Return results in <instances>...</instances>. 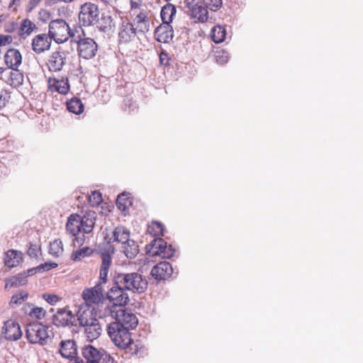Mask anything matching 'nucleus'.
<instances>
[{
	"mask_svg": "<svg viewBox=\"0 0 363 363\" xmlns=\"http://www.w3.org/2000/svg\"><path fill=\"white\" fill-rule=\"evenodd\" d=\"M115 252L114 247L111 245V238L107 242L105 252L101 253V264L100 267L99 281L92 288H88L83 291L82 298L89 306L97 304L104 298V291L101 286L107 281V276L110 266L112 263V257Z\"/></svg>",
	"mask_w": 363,
	"mask_h": 363,
	"instance_id": "1",
	"label": "nucleus"
},
{
	"mask_svg": "<svg viewBox=\"0 0 363 363\" xmlns=\"http://www.w3.org/2000/svg\"><path fill=\"white\" fill-rule=\"evenodd\" d=\"M114 284L122 286L127 291L142 294L147 289L145 277L138 272L117 273L113 277Z\"/></svg>",
	"mask_w": 363,
	"mask_h": 363,
	"instance_id": "2",
	"label": "nucleus"
},
{
	"mask_svg": "<svg viewBox=\"0 0 363 363\" xmlns=\"http://www.w3.org/2000/svg\"><path fill=\"white\" fill-rule=\"evenodd\" d=\"M52 328L39 321L29 323L26 325V337L30 344L44 345L50 339Z\"/></svg>",
	"mask_w": 363,
	"mask_h": 363,
	"instance_id": "3",
	"label": "nucleus"
},
{
	"mask_svg": "<svg viewBox=\"0 0 363 363\" xmlns=\"http://www.w3.org/2000/svg\"><path fill=\"white\" fill-rule=\"evenodd\" d=\"M107 333L113 343L120 348H127L133 340L128 329L116 320L107 325Z\"/></svg>",
	"mask_w": 363,
	"mask_h": 363,
	"instance_id": "4",
	"label": "nucleus"
},
{
	"mask_svg": "<svg viewBox=\"0 0 363 363\" xmlns=\"http://www.w3.org/2000/svg\"><path fill=\"white\" fill-rule=\"evenodd\" d=\"M48 28L50 36L58 44L66 42L70 36H72L69 25L63 19L51 21Z\"/></svg>",
	"mask_w": 363,
	"mask_h": 363,
	"instance_id": "5",
	"label": "nucleus"
},
{
	"mask_svg": "<svg viewBox=\"0 0 363 363\" xmlns=\"http://www.w3.org/2000/svg\"><path fill=\"white\" fill-rule=\"evenodd\" d=\"M185 12L193 19L203 23L208 18V12L203 0H184Z\"/></svg>",
	"mask_w": 363,
	"mask_h": 363,
	"instance_id": "6",
	"label": "nucleus"
},
{
	"mask_svg": "<svg viewBox=\"0 0 363 363\" xmlns=\"http://www.w3.org/2000/svg\"><path fill=\"white\" fill-rule=\"evenodd\" d=\"M106 297L110 302L113 303V306L110 308H115V310L126 306L130 301L127 290L122 286L114 284L106 293Z\"/></svg>",
	"mask_w": 363,
	"mask_h": 363,
	"instance_id": "7",
	"label": "nucleus"
},
{
	"mask_svg": "<svg viewBox=\"0 0 363 363\" xmlns=\"http://www.w3.org/2000/svg\"><path fill=\"white\" fill-rule=\"evenodd\" d=\"M109 313L111 316L115 319L118 323L125 326L128 330L135 328L138 324V318L135 314L128 312L125 309L118 308V310L115 308H109Z\"/></svg>",
	"mask_w": 363,
	"mask_h": 363,
	"instance_id": "8",
	"label": "nucleus"
},
{
	"mask_svg": "<svg viewBox=\"0 0 363 363\" xmlns=\"http://www.w3.org/2000/svg\"><path fill=\"white\" fill-rule=\"evenodd\" d=\"M79 38V40L76 42L79 56L86 60L94 57L98 50L96 43L91 38H82L80 35Z\"/></svg>",
	"mask_w": 363,
	"mask_h": 363,
	"instance_id": "9",
	"label": "nucleus"
},
{
	"mask_svg": "<svg viewBox=\"0 0 363 363\" xmlns=\"http://www.w3.org/2000/svg\"><path fill=\"white\" fill-rule=\"evenodd\" d=\"M99 13L97 5L91 3H86L81 7V11L79 13V20L82 23L84 26H89L96 22Z\"/></svg>",
	"mask_w": 363,
	"mask_h": 363,
	"instance_id": "10",
	"label": "nucleus"
},
{
	"mask_svg": "<svg viewBox=\"0 0 363 363\" xmlns=\"http://www.w3.org/2000/svg\"><path fill=\"white\" fill-rule=\"evenodd\" d=\"M150 247L153 256L158 255L163 259L171 258L175 252L172 245H167V242L160 238L154 239L150 243Z\"/></svg>",
	"mask_w": 363,
	"mask_h": 363,
	"instance_id": "11",
	"label": "nucleus"
},
{
	"mask_svg": "<svg viewBox=\"0 0 363 363\" xmlns=\"http://www.w3.org/2000/svg\"><path fill=\"white\" fill-rule=\"evenodd\" d=\"M52 323L57 327H66L69 324L77 325L76 319L71 311L60 308L52 315Z\"/></svg>",
	"mask_w": 363,
	"mask_h": 363,
	"instance_id": "12",
	"label": "nucleus"
},
{
	"mask_svg": "<svg viewBox=\"0 0 363 363\" xmlns=\"http://www.w3.org/2000/svg\"><path fill=\"white\" fill-rule=\"evenodd\" d=\"M77 318L76 320L79 322L81 327L87 325L89 323L96 321V313L94 308L87 304L81 305L77 312Z\"/></svg>",
	"mask_w": 363,
	"mask_h": 363,
	"instance_id": "13",
	"label": "nucleus"
},
{
	"mask_svg": "<svg viewBox=\"0 0 363 363\" xmlns=\"http://www.w3.org/2000/svg\"><path fill=\"white\" fill-rule=\"evenodd\" d=\"M52 39L49 33H41L35 35L32 40V49L36 54H41L50 49Z\"/></svg>",
	"mask_w": 363,
	"mask_h": 363,
	"instance_id": "14",
	"label": "nucleus"
},
{
	"mask_svg": "<svg viewBox=\"0 0 363 363\" xmlns=\"http://www.w3.org/2000/svg\"><path fill=\"white\" fill-rule=\"evenodd\" d=\"M173 272L172 265L169 262H160L154 266L151 270V276L157 280H165L170 277Z\"/></svg>",
	"mask_w": 363,
	"mask_h": 363,
	"instance_id": "15",
	"label": "nucleus"
},
{
	"mask_svg": "<svg viewBox=\"0 0 363 363\" xmlns=\"http://www.w3.org/2000/svg\"><path fill=\"white\" fill-rule=\"evenodd\" d=\"M79 225H81V223H79V215L72 214L68 218L66 230L70 235L75 237L74 241L79 245H82L84 242V235L82 237L77 236L80 233Z\"/></svg>",
	"mask_w": 363,
	"mask_h": 363,
	"instance_id": "16",
	"label": "nucleus"
},
{
	"mask_svg": "<svg viewBox=\"0 0 363 363\" xmlns=\"http://www.w3.org/2000/svg\"><path fill=\"white\" fill-rule=\"evenodd\" d=\"M66 55L63 51H55L49 57L47 63L48 69L50 72L61 71L65 65Z\"/></svg>",
	"mask_w": 363,
	"mask_h": 363,
	"instance_id": "17",
	"label": "nucleus"
},
{
	"mask_svg": "<svg viewBox=\"0 0 363 363\" xmlns=\"http://www.w3.org/2000/svg\"><path fill=\"white\" fill-rule=\"evenodd\" d=\"M137 33L134 25L130 22L123 21L119 28L118 40L120 43H128L133 40Z\"/></svg>",
	"mask_w": 363,
	"mask_h": 363,
	"instance_id": "18",
	"label": "nucleus"
},
{
	"mask_svg": "<svg viewBox=\"0 0 363 363\" xmlns=\"http://www.w3.org/2000/svg\"><path fill=\"white\" fill-rule=\"evenodd\" d=\"M155 39L163 43H169L174 37L172 26L169 23H162L155 30Z\"/></svg>",
	"mask_w": 363,
	"mask_h": 363,
	"instance_id": "19",
	"label": "nucleus"
},
{
	"mask_svg": "<svg viewBox=\"0 0 363 363\" xmlns=\"http://www.w3.org/2000/svg\"><path fill=\"white\" fill-rule=\"evenodd\" d=\"M59 352L62 357L72 361L77 354L76 342L73 340H62L60 343Z\"/></svg>",
	"mask_w": 363,
	"mask_h": 363,
	"instance_id": "20",
	"label": "nucleus"
},
{
	"mask_svg": "<svg viewBox=\"0 0 363 363\" xmlns=\"http://www.w3.org/2000/svg\"><path fill=\"white\" fill-rule=\"evenodd\" d=\"M4 62L9 69L15 70L22 62L21 52L14 48L8 50L4 55Z\"/></svg>",
	"mask_w": 363,
	"mask_h": 363,
	"instance_id": "21",
	"label": "nucleus"
},
{
	"mask_svg": "<svg viewBox=\"0 0 363 363\" xmlns=\"http://www.w3.org/2000/svg\"><path fill=\"white\" fill-rule=\"evenodd\" d=\"M79 223H81V225H79L80 233H91L95 225V213L89 212L83 216H79Z\"/></svg>",
	"mask_w": 363,
	"mask_h": 363,
	"instance_id": "22",
	"label": "nucleus"
},
{
	"mask_svg": "<svg viewBox=\"0 0 363 363\" xmlns=\"http://www.w3.org/2000/svg\"><path fill=\"white\" fill-rule=\"evenodd\" d=\"M134 24L136 33H145L150 29V20L147 12L145 10L141 11L135 18Z\"/></svg>",
	"mask_w": 363,
	"mask_h": 363,
	"instance_id": "23",
	"label": "nucleus"
},
{
	"mask_svg": "<svg viewBox=\"0 0 363 363\" xmlns=\"http://www.w3.org/2000/svg\"><path fill=\"white\" fill-rule=\"evenodd\" d=\"M84 329L86 337L89 341L97 339L102 332L101 326L97 318L96 321H93V323H89L87 325H85Z\"/></svg>",
	"mask_w": 363,
	"mask_h": 363,
	"instance_id": "24",
	"label": "nucleus"
},
{
	"mask_svg": "<svg viewBox=\"0 0 363 363\" xmlns=\"http://www.w3.org/2000/svg\"><path fill=\"white\" fill-rule=\"evenodd\" d=\"M4 334L6 340L15 341L20 339L23 333L19 324L16 322H11L6 325Z\"/></svg>",
	"mask_w": 363,
	"mask_h": 363,
	"instance_id": "25",
	"label": "nucleus"
},
{
	"mask_svg": "<svg viewBox=\"0 0 363 363\" xmlns=\"http://www.w3.org/2000/svg\"><path fill=\"white\" fill-rule=\"evenodd\" d=\"M129 238L130 231L123 226L116 227L113 232V242L121 243L123 246L130 240Z\"/></svg>",
	"mask_w": 363,
	"mask_h": 363,
	"instance_id": "26",
	"label": "nucleus"
},
{
	"mask_svg": "<svg viewBox=\"0 0 363 363\" xmlns=\"http://www.w3.org/2000/svg\"><path fill=\"white\" fill-rule=\"evenodd\" d=\"M101 352L102 350H99L92 345H89L82 349V355L86 360V363L97 362V360L100 359Z\"/></svg>",
	"mask_w": 363,
	"mask_h": 363,
	"instance_id": "27",
	"label": "nucleus"
},
{
	"mask_svg": "<svg viewBox=\"0 0 363 363\" xmlns=\"http://www.w3.org/2000/svg\"><path fill=\"white\" fill-rule=\"evenodd\" d=\"M22 259V253L18 251L9 250L5 253L4 263L9 267H16Z\"/></svg>",
	"mask_w": 363,
	"mask_h": 363,
	"instance_id": "28",
	"label": "nucleus"
},
{
	"mask_svg": "<svg viewBox=\"0 0 363 363\" xmlns=\"http://www.w3.org/2000/svg\"><path fill=\"white\" fill-rule=\"evenodd\" d=\"M96 23H98L97 27L99 30L104 33H109L112 31L115 27L112 17L104 13L101 15L100 18L97 19Z\"/></svg>",
	"mask_w": 363,
	"mask_h": 363,
	"instance_id": "29",
	"label": "nucleus"
},
{
	"mask_svg": "<svg viewBox=\"0 0 363 363\" xmlns=\"http://www.w3.org/2000/svg\"><path fill=\"white\" fill-rule=\"evenodd\" d=\"M176 7L172 4H167L164 6L160 12V16L162 21V23L170 24L172 22L173 17L176 14Z\"/></svg>",
	"mask_w": 363,
	"mask_h": 363,
	"instance_id": "30",
	"label": "nucleus"
},
{
	"mask_svg": "<svg viewBox=\"0 0 363 363\" xmlns=\"http://www.w3.org/2000/svg\"><path fill=\"white\" fill-rule=\"evenodd\" d=\"M67 109L74 114L79 115L84 111V104L80 99L73 97L66 103Z\"/></svg>",
	"mask_w": 363,
	"mask_h": 363,
	"instance_id": "31",
	"label": "nucleus"
},
{
	"mask_svg": "<svg viewBox=\"0 0 363 363\" xmlns=\"http://www.w3.org/2000/svg\"><path fill=\"white\" fill-rule=\"evenodd\" d=\"M123 252L128 259H134L139 252V247L136 242L130 240L126 245L123 247Z\"/></svg>",
	"mask_w": 363,
	"mask_h": 363,
	"instance_id": "32",
	"label": "nucleus"
},
{
	"mask_svg": "<svg viewBox=\"0 0 363 363\" xmlns=\"http://www.w3.org/2000/svg\"><path fill=\"white\" fill-rule=\"evenodd\" d=\"M27 283L26 272L19 273L16 276L11 277L6 281V287H18L24 286Z\"/></svg>",
	"mask_w": 363,
	"mask_h": 363,
	"instance_id": "33",
	"label": "nucleus"
},
{
	"mask_svg": "<svg viewBox=\"0 0 363 363\" xmlns=\"http://www.w3.org/2000/svg\"><path fill=\"white\" fill-rule=\"evenodd\" d=\"M35 24L28 18L23 19L18 29V35L23 36L24 35H30L34 30H37Z\"/></svg>",
	"mask_w": 363,
	"mask_h": 363,
	"instance_id": "34",
	"label": "nucleus"
},
{
	"mask_svg": "<svg viewBox=\"0 0 363 363\" xmlns=\"http://www.w3.org/2000/svg\"><path fill=\"white\" fill-rule=\"evenodd\" d=\"M225 29L221 26H216L211 30V36L215 43H222L225 38Z\"/></svg>",
	"mask_w": 363,
	"mask_h": 363,
	"instance_id": "35",
	"label": "nucleus"
},
{
	"mask_svg": "<svg viewBox=\"0 0 363 363\" xmlns=\"http://www.w3.org/2000/svg\"><path fill=\"white\" fill-rule=\"evenodd\" d=\"M132 205V199L125 193H122L118 196L116 206L121 211H125Z\"/></svg>",
	"mask_w": 363,
	"mask_h": 363,
	"instance_id": "36",
	"label": "nucleus"
},
{
	"mask_svg": "<svg viewBox=\"0 0 363 363\" xmlns=\"http://www.w3.org/2000/svg\"><path fill=\"white\" fill-rule=\"evenodd\" d=\"M28 293L23 290L13 295L9 302L10 306L13 308L22 304L28 298Z\"/></svg>",
	"mask_w": 363,
	"mask_h": 363,
	"instance_id": "37",
	"label": "nucleus"
},
{
	"mask_svg": "<svg viewBox=\"0 0 363 363\" xmlns=\"http://www.w3.org/2000/svg\"><path fill=\"white\" fill-rule=\"evenodd\" d=\"M92 253V249L89 247H84L73 252L71 255V259L74 262L79 261L82 258L91 256Z\"/></svg>",
	"mask_w": 363,
	"mask_h": 363,
	"instance_id": "38",
	"label": "nucleus"
},
{
	"mask_svg": "<svg viewBox=\"0 0 363 363\" xmlns=\"http://www.w3.org/2000/svg\"><path fill=\"white\" fill-rule=\"evenodd\" d=\"M28 307L30 308L29 310V316L38 320H40L45 316L46 311L42 307L35 306L33 304L28 305Z\"/></svg>",
	"mask_w": 363,
	"mask_h": 363,
	"instance_id": "39",
	"label": "nucleus"
},
{
	"mask_svg": "<svg viewBox=\"0 0 363 363\" xmlns=\"http://www.w3.org/2000/svg\"><path fill=\"white\" fill-rule=\"evenodd\" d=\"M49 252L50 255L55 257H59L62 255L63 252V245L62 241L60 240H55L50 242Z\"/></svg>",
	"mask_w": 363,
	"mask_h": 363,
	"instance_id": "40",
	"label": "nucleus"
},
{
	"mask_svg": "<svg viewBox=\"0 0 363 363\" xmlns=\"http://www.w3.org/2000/svg\"><path fill=\"white\" fill-rule=\"evenodd\" d=\"M55 90L61 94H66L69 90V84L68 79L66 78L65 79H62L60 80H55Z\"/></svg>",
	"mask_w": 363,
	"mask_h": 363,
	"instance_id": "41",
	"label": "nucleus"
},
{
	"mask_svg": "<svg viewBox=\"0 0 363 363\" xmlns=\"http://www.w3.org/2000/svg\"><path fill=\"white\" fill-rule=\"evenodd\" d=\"M148 230L150 233H152L154 236H162L164 234V226L163 225L157 221L152 222L151 225L148 228Z\"/></svg>",
	"mask_w": 363,
	"mask_h": 363,
	"instance_id": "42",
	"label": "nucleus"
},
{
	"mask_svg": "<svg viewBox=\"0 0 363 363\" xmlns=\"http://www.w3.org/2000/svg\"><path fill=\"white\" fill-rule=\"evenodd\" d=\"M9 77L11 84H13L19 85L23 83V75L22 73L19 72L17 69L11 71L9 72Z\"/></svg>",
	"mask_w": 363,
	"mask_h": 363,
	"instance_id": "43",
	"label": "nucleus"
},
{
	"mask_svg": "<svg viewBox=\"0 0 363 363\" xmlns=\"http://www.w3.org/2000/svg\"><path fill=\"white\" fill-rule=\"evenodd\" d=\"M203 4L208 10L210 9L212 11H216L222 6V0H203Z\"/></svg>",
	"mask_w": 363,
	"mask_h": 363,
	"instance_id": "44",
	"label": "nucleus"
},
{
	"mask_svg": "<svg viewBox=\"0 0 363 363\" xmlns=\"http://www.w3.org/2000/svg\"><path fill=\"white\" fill-rule=\"evenodd\" d=\"M88 198L91 206H99L103 201L102 195L99 191H91V194Z\"/></svg>",
	"mask_w": 363,
	"mask_h": 363,
	"instance_id": "45",
	"label": "nucleus"
},
{
	"mask_svg": "<svg viewBox=\"0 0 363 363\" xmlns=\"http://www.w3.org/2000/svg\"><path fill=\"white\" fill-rule=\"evenodd\" d=\"M215 58L218 64L223 65L228 61V54L224 50L217 51L215 54Z\"/></svg>",
	"mask_w": 363,
	"mask_h": 363,
	"instance_id": "46",
	"label": "nucleus"
},
{
	"mask_svg": "<svg viewBox=\"0 0 363 363\" xmlns=\"http://www.w3.org/2000/svg\"><path fill=\"white\" fill-rule=\"evenodd\" d=\"M39 251H40V246L30 243L29 247L27 250V254L31 258H36L38 257V253Z\"/></svg>",
	"mask_w": 363,
	"mask_h": 363,
	"instance_id": "47",
	"label": "nucleus"
},
{
	"mask_svg": "<svg viewBox=\"0 0 363 363\" xmlns=\"http://www.w3.org/2000/svg\"><path fill=\"white\" fill-rule=\"evenodd\" d=\"M57 267V264L55 262H45L43 264L38 266V272L42 273L44 272H48L52 269H54Z\"/></svg>",
	"mask_w": 363,
	"mask_h": 363,
	"instance_id": "48",
	"label": "nucleus"
},
{
	"mask_svg": "<svg viewBox=\"0 0 363 363\" xmlns=\"http://www.w3.org/2000/svg\"><path fill=\"white\" fill-rule=\"evenodd\" d=\"M43 298L50 304L54 305L58 301L59 298L55 294H43Z\"/></svg>",
	"mask_w": 363,
	"mask_h": 363,
	"instance_id": "49",
	"label": "nucleus"
},
{
	"mask_svg": "<svg viewBox=\"0 0 363 363\" xmlns=\"http://www.w3.org/2000/svg\"><path fill=\"white\" fill-rule=\"evenodd\" d=\"M98 363H113V359L111 356L102 350L100 359L97 360Z\"/></svg>",
	"mask_w": 363,
	"mask_h": 363,
	"instance_id": "50",
	"label": "nucleus"
},
{
	"mask_svg": "<svg viewBox=\"0 0 363 363\" xmlns=\"http://www.w3.org/2000/svg\"><path fill=\"white\" fill-rule=\"evenodd\" d=\"M42 0H29L26 8V12L30 13L36 8Z\"/></svg>",
	"mask_w": 363,
	"mask_h": 363,
	"instance_id": "51",
	"label": "nucleus"
},
{
	"mask_svg": "<svg viewBox=\"0 0 363 363\" xmlns=\"http://www.w3.org/2000/svg\"><path fill=\"white\" fill-rule=\"evenodd\" d=\"M12 37L9 35H0V46L9 45L12 42Z\"/></svg>",
	"mask_w": 363,
	"mask_h": 363,
	"instance_id": "52",
	"label": "nucleus"
},
{
	"mask_svg": "<svg viewBox=\"0 0 363 363\" xmlns=\"http://www.w3.org/2000/svg\"><path fill=\"white\" fill-rule=\"evenodd\" d=\"M10 96L6 91H1L0 93V108L6 106V102Z\"/></svg>",
	"mask_w": 363,
	"mask_h": 363,
	"instance_id": "53",
	"label": "nucleus"
},
{
	"mask_svg": "<svg viewBox=\"0 0 363 363\" xmlns=\"http://www.w3.org/2000/svg\"><path fill=\"white\" fill-rule=\"evenodd\" d=\"M130 9L134 10L139 9L143 4V0H130Z\"/></svg>",
	"mask_w": 363,
	"mask_h": 363,
	"instance_id": "54",
	"label": "nucleus"
},
{
	"mask_svg": "<svg viewBox=\"0 0 363 363\" xmlns=\"http://www.w3.org/2000/svg\"><path fill=\"white\" fill-rule=\"evenodd\" d=\"M124 103H125V106H128V111L129 112L134 110V108L135 107V106L131 99H125Z\"/></svg>",
	"mask_w": 363,
	"mask_h": 363,
	"instance_id": "55",
	"label": "nucleus"
},
{
	"mask_svg": "<svg viewBox=\"0 0 363 363\" xmlns=\"http://www.w3.org/2000/svg\"><path fill=\"white\" fill-rule=\"evenodd\" d=\"M37 272H38V267H33V268H31V269H29L27 270V272H26V278L28 277H30V276H33L35 274H36Z\"/></svg>",
	"mask_w": 363,
	"mask_h": 363,
	"instance_id": "56",
	"label": "nucleus"
},
{
	"mask_svg": "<svg viewBox=\"0 0 363 363\" xmlns=\"http://www.w3.org/2000/svg\"><path fill=\"white\" fill-rule=\"evenodd\" d=\"M16 26L17 23H10L9 26L6 27L5 30L8 33H11L16 29Z\"/></svg>",
	"mask_w": 363,
	"mask_h": 363,
	"instance_id": "57",
	"label": "nucleus"
},
{
	"mask_svg": "<svg viewBox=\"0 0 363 363\" xmlns=\"http://www.w3.org/2000/svg\"><path fill=\"white\" fill-rule=\"evenodd\" d=\"M21 0H11L9 7L12 8L14 6H18L20 4Z\"/></svg>",
	"mask_w": 363,
	"mask_h": 363,
	"instance_id": "58",
	"label": "nucleus"
},
{
	"mask_svg": "<svg viewBox=\"0 0 363 363\" xmlns=\"http://www.w3.org/2000/svg\"><path fill=\"white\" fill-rule=\"evenodd\" d=\"M29 310H30V308H28V305H25V306H23V308H22V311H23V312L25 314L28 315H29Z\"/></svg>",
	"mask_w": 363,
	"mask_h": 363,
	"instance_id": "59",
	"label": "nucleus"
},
{
	"mask_svg": "<svg viewBox=\"0 0 363 363\" xmlns=\"http://www.w3.org/2000/svg\"><path fill=\"white\" fill-rule=\"evenodd\" d=\"M160 62H161V63H162V64H164V65H166V64H167V63H164V57H163V55H160Z\"/></svg>",
	"mask_w": 363,
	"mask_h": 363,
	"instance_id": "60",
	"label": "nucleus"
},
{
	"mask_svg": "<svg viewBox=\"0 0 363 363\" xmlns=\"http://www.w3.org/2000/svg\"><path fill=\"white\" fill-rule=\"evenodd\" d=\"M5 69L3 67H0V74H2Z\"/></svg>",
	"mask_w": 363,
	"mask_h": 363,
	"instance_id": "61",
	"label": "nucleus"
}]
</instances>
